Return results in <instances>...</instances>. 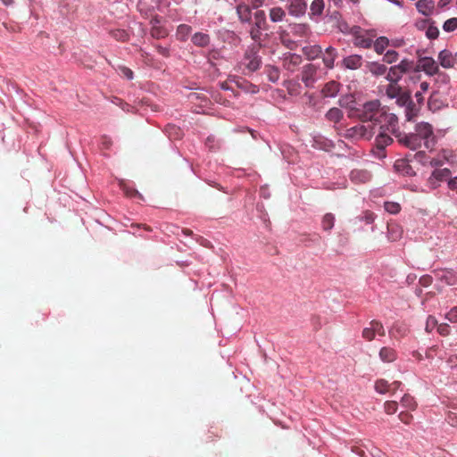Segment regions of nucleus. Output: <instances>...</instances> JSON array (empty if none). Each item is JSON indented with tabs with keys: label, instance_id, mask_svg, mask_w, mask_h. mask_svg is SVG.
Listing matches in <instances>:
<instances>
[{
	"label": "nucleus",
	"instance_id": "1",
	"mask_svg": "<svg viewBox=\"0 0 457 457\" xmlns=\"http://www.w3.org/2000/svg\"><path fill=\"white\" fill-rule=\"evenodd\" d=\"M404 144L412 150L424 145L427 149H432L436 144L432 126L428 122L417 124L414 134L406 136Z\"/></svg>",
	"mask_w": 457,
	"mask_h": 457
},
{
	"label": "nucleus",
	"instance_id": "2",
	"mask_svg": "<svg viewBox=\"0 0 457 457\" xmlns=\"http://www.w3.org/2000/svg\"><path fill=\"white\" fill-rule=\"evenodd\" d=\"M358 117L362 121H369L377 120V115L379 113V103L378 101H371L363 104L361 110L357 111Z\"/></svg>",
	"mask_w": 457,
	"mask_h": 457
},
{
	"label": "nucleus",
	"instance_id": "3",
	"mask_svg": "<svg viewBox=\"0 0 457 457\" xmlns=\"http://www.w3.org/2000/svg\"><path fill=\"white\" fill-rule=\"evenodd\" d=\"M353 36V44L356 46L369 48L371 46L373 38L376 37V34L373 30L367 31L358 28L354 29Z\"/></svg>",
	"mask_w": 457,
	"mask_h": 457
},
{
	"label": "nucleus",
	"instance_id": "4",
	"mask_svg": "<svg viewBox=\"0 0 457 457\" xmlns=\"http://www.w3.org/2000/svg\"><path fill=\"white\" fill-rule=\"evenodd\" d=\"M375 127L373 124H361L355 126L348 130V136L354 138L370 139L374 134Z\"/></svg>",
	"mask_w": 457,
	"mask_h": 457
},
{
	"label": "nucleus",
	"instance_id": "5",
	"mask_svg": "<svg viewBox=\"0 0 457 457\" xmlns=\"http://www.w3.org/2000/svg\"><path fill=\"white\" fill-rule=\"evenodd\" d=\"M383 334V326L378 321H372L370 324V327L364 328L362 331L363 339L366 341L380 340L379 338H377L376 336H382Z\"/></svg>",
	"mask_w": 457,
	"mask_h": 457
},
{
	"label": "nucleus",
	"instance_id": "6",
	"mask_svg": "<svg viewBox=\"0 0 457 457\" xmlns=\"http://www.w3.org/2000/svg\"><path fill=\"white\" fill-rule=\"evenodd\" d=\"M417 68L429 75H433L437 71V64L435 60L430 57L420 58L418 62Z\"/></svg>",
	"mask_w": 457,
	"mask_h": 457
},
{
	"label": "nucleus",
	"instance_id": "7",
	"mask_svg": "<svg viewBox=\"0 0 457 457\" xmlns=\"http://www.w3.org/2000/svg\"><path fill=\"white\" fill-rule=\"evenodd\" d=\"M438 61L442 67L450 69L456 64V54H453L449 50H443L439 53Z\"/></svg>",
	"mask_w": 457,
	"mask_h": 457
},
{
	"label": "nucleus",
	"instance_id": "8",
	"mask_svg": "<svg viewBox=\"0 0 457 457\" xmlns=\"http://www.w3.org/2000/svg\"><path fill=\"white\" fill-rule=\"evenodd\" d=\"M415 6L418 12L426 17L432 15L435 11L434 0H418Z\"/></svg>",
	"mask_w": 457,
	"mask_h": 457
},
{
	"label": "nucleus",
	"instance_id": "9",
	"mask_svg": "<svg viewBox=\"0 0 457 457\" xmlns=\"http://www.w3.org/2000/svg\"><path fill=\"white\" fill-rule=\"evenodd\" d=\"M289 13L294 16H300L306 11V3L303 0H291Z\"/></svg>",
	"mask_w": 457,
	"mask_h": 457
},
{
	"label": "nucleus",
	"instance_id": "10",
	"mask_svg": "<svg viewBox=\"0 0 457 457\" xmlns=\"http://www.w3.org/2000/svg\"><path fill=\"white\" fill-rule=\"evenodd\" d=\"M343 63L347 69L356 70L361 65V56L357 54L348 56L344 59Z\"/></svg>",
	"mask_w": 457,
	"mask_h": 457
},
{
	"label": "nucleus",
	"instance_id": "11",
	"mask_svg": "<svg viewBox=\"0 0 457 457\" xmlns=\"http://www.w3.org/2000/svg\"><path fill=\"white\" fill-rule=\"evenodd\" d=\"M388 229V239L392 242L400 240L403 235V228L396 224H390L387 227Z\"/></svg>",
	"mask_w": 457,
	"mask_h": 457
},
{
	"label": "nucleus",
	"instance_id": "12",
	"mask_svg": "<svg viewBox=\"0 0 457 457\" xmlns=\"http://www.w3.org/2000/svg\"><path fill=\"white\" fill-rule=\"evenodd\" d=\"M336 51L334 48L332 47H328L325 51V53L323 54V62L325 63V65L331 69L333 66H334V62H335V59H336Z\"/></svg>",
	"mask_w": 457,
	"mask_h": 457
},
{
	"label": "nucleus",
	"instance_id": "13",
	"mask_svg": "<svg viewBox=\"0 0 457 457\" xmlns=\"http://www.w3.org/2000/svg\"><path fill=\"white\" fill-rule=\"evenodd\" d=\"M390 45V41L386 37H379L374 42V50L377 54H381Z\"/></svg>",
	"mask_w": 457,
	"mask_h": 457
},
{
	"label": "nucleus",
	"instance_id": "14",
	"mask_svg": "<svg viewBox=\"0 0 457 457\" xmlns=\"http://www.w3.org/2000/svg\"><path fill=\"white\" fill-rule=\"evenodd\" d=\"M379 356L383 361H393L396 358L395 350L391 347H383L379 352Z\"/></svg>",
	"mask_w": 457,
	"mask_h": 457
},
{
	"label": "nucleus",
	"instance_id": "15",
	"mask_svg": "<svg viewBox=\"0 0 457 457\" xmlns=\"http://www.w3.org/2000/svg\"><path fill=\"white\" fill-rule=\"evenodd\" d=\"M286 17V12L281 7H273L270 10V19L273 22H279Z\"/></svg>",
	"mask_w": 457,
	"mask_h": 457
},
{
	"label": "nucleus",
	"instance_id": "16",
	"mask_svg": "<svg viewBox=\"0 0 457 457\" xmlns=\"http://www.w3.org/2000/svg\"><path fill=\"white\" fill-rule=\"evenodd\" d=\"M316 69L312 65H308L304 68L303 72V80L305 82L306 86H310L313 81Z\"/></svg>",
	"mask_w": 457,
	"mask_h": 457
},
{
	"label": "nucleus",
	"instance_id": "17",
	"mask_svg": "<svg viewBox=\"0 0 457 457\" xmlns=\"http://www.w3.org/2000/svg\"><path fill=\"white\" fill-rule=\"evenodd\" d=\"M392 142V138L385 132L380 131L376 137V145L378 148L383 149Z\"/></svg>",
	"mask_w": 457,
	"mask_h": 457
},
{
	"label": "nucleus",
	"instance_id": "18",
	"mask_svg": "<svg viewBox=\"0 0 457 457\" xmlns=\"http://www.w3.org/2000/svg\"><path fill=\"white\" fill-rule=\"evenodd\" d=\"M375 389L379 394H386L391 392V386L386 379H378L375 383Z\"/></svg>",
	"mask_w": 457,
	"mask_h": 457
},
{
	"label": "nucleus",
	"instance_id": "19",
	"mask_svg": "<svg viewBox=\"0 0 457 457\" xmlns=\"http://www.w3.org/2000/svg\"><path fill=\"white\" fill-rule=\"evenodd\" d=\"M192 41L196 46H204L209 43V37L204 33H195L192 37Z\"/></svg>",
	"mask_w": 457,
	"mask_h": 457
},
{
	"label": "nucleus",
	"instance_id": "20",
	"mask_svg": "<svg viewBox=\"0 0 457 457\" xmlns=\"http://www.w3.org/2000/svg\"><path fill=\"white\" fill-rule=\"evenodd\" d=\"M403 73L402 72V71H400L399 68L395 65L390 68L386 78L388 80L395 82L398 79H400L403 77Z\"/></svg>",
	"mask_w": 457,
	"mask_h": 457
},
{
	"label": "nucleus",
	"instance_id": "21",
	"mask_svg": "<svg viewBox=\"0 0 457 457\" xmlns=\"http://www.w3.org/2000/svg\"><path fill=\"white\" fill-rule=\"evenodd\" d=\"M401 404L409 410H415L416 408V402L414 401V398L411 396L410 395H404L401 399Z\"/></svg>",
	"mask_w": 457,
	"mask_h": 457
},
{
	"label": "nucleus",
	"instance_id": "22",
	"mask_svg": "<svg viewBox=\"0 0 457 457\" xmlns=\"http://www.w3.org/2000/svg\"><path fill=\"white\" fill-rule=\"evenodd\" d=\"M237 13L239 15V18L243 21H248L251 17V12L247 5L241 4L237 7Z\"/></svg>",
	"mask_w": 457,
	"mask_h": 457
},
{
	"label": "nucleus",
	"instance_id": "23",
	"mask_svg": "<svg viewBox=\"0 0 457 457\" xmlns=\"http://www.w3.org/2000/svg\"><path fill=\"white\" fill-rule=\"evenodd\" d=\"M324 8L323 0H314L311 4V12L312 14L320 15L321 14Z\"/></svg>",
	"mask_w": 457,
	"mask_h": 457
},
{
	"label": "nucleus",
	"instance_id": "24",
	"mask_svg": "<svg viewBox=\"0 0 457 457\" xmlns=\"http://www.w3.org/2000/svg\"><path fill=\"white\" fill-rule=\"evenodd\" d=\"M303 50H304L305 54L310 59L316 58L321 52L320 47L318 46H307Z\"/></svg>",
	"mask_w": 457,
	"mask_h": 457
},
{
	"label": "nucleus",
	"instance_id": "25",
	"mask_svg": "<svg viewBox=\"0 0 457 457\" xmlns=\"http://www.w3.org/2000/svg\"><path fill=\"white\" fill-rule=\"evenodd\" d=\"M395 66L398 67L399 70L402 71V72L404 74V73L408 72L409 71L412 70L414 67V64H413V62H411L408 59H403L400 62L399 64H397Z\"/></svg>",
	"mask_w": 457,
	"mask_h": 457
},
{
	"label": "nucleus",
	"instance_id": "26",
	"mask_svg": "<svg viewBox=\"0 0 457 457\" xmlns=\"http://www.w3.org/2000/svg\"><path fill=\"white\" fill-rule=\"evenodd\" d=\"M457 29V18H450L445 21L443 29L445 32H452Z\"/></svg>",
	"mask_w": 457,
	"mask_h": 457
},
{
	"label": "nucleus",
	"instance_id": "27",
	"mask_svg": "<svg viewBox=\"0 0 457 457\" xmlns=\"http://www.w3.org/2000/svg\"><path fill=\"white\" fill-rule=\"evenodd\" d=\"M370 71L376 75H382L386 72V67L384 64L373 62L370 65Z\"/></svg>",
	"mask_w": 457,
	"mask_h": 457
},
{
	"label": "nucleus",
	"instance_id": "28",
	"mask_svg": "<svg viewBox=\"0 0 457 457\" xmlns=\"http://www.w3.org/2000/svg\"><path fill=\"white\" fill-rule=\"evenodd\" d=\"M341 116L342 112L337 108H332L327 112L328 119L334 122H337L341 119Z\"/></svg>",
	"mask_w": 457,
	"mask_h": 457
},
{
	"label": "nucleus",
	"instance_id": "29",
	"mask_svg": "<svg viewBox=\"0 0 457 457\" xmlns=\"http://www.w3.org/2000/svg\"><path fill=\"white\" fill-rule=\"evenodd\" d=\"M384 409L387 414H394L397 411L398 403L395 401H386L384 404Z\"/></svg>",
	"mask_w": 457,
	"mask_h": 457
},
{
	"label": "nucleus",
	"instance_id": "30",
	"mask_svg": "<svg viewBox=\"0 0 457 457\" xmlns=\"http://www.w3.org/2000/svg\"><path fill=\"white\" fill-rule=\"evenodd\" d=\"M338 91V85L336 82H331L324 88V94L326 96H333Z\"/></svg>",
	"mask_w": 457,
	"mask_h": 457
},
{
	"label": "nucleus",
	"instance_id": "31",
	"mask_svg": "<svg viewBox=\"0 0 457 457\" xmlns=\"http://www.w3.org/2000/svg\"><path fill=\"white\" fill-rule=\"evenodd\" d=\"M334 216L330 213L324 215L322 219V226L324 229H330L334 226Z\"/></svg>",
	"mask_w": 457,
	"mask_h": 457
},
{
	"label": "nucleus",
	"instance_id": "32",
	"mask_svg": "<svg viewBox=\"0 0 457 457\" xmlns=\"http://www.w3.org/2000/svg\"><path fill=\"white\" fill-rule=\"evenodd\" d=\"M398 59V53L395 50H388L384 55V62L386 63H393Z\"/></svg>",
	"mask_w": 457,
	"mask_h": 457
},
{
	"label": "nucleus",
	"instance_id": "33",
	"mask_svg": "<svg viewBox=\"0 0 457 457\" xmlns=\"http://www.w3.org/2000/svg\"><path fill=\"white\" fill-rule=\"evenodd\" d=\"M450 175V170L448 169L436 170L432 173V177L437 180H443L448 178Z\"/></svg>",
	"mask_w": 457,
	"mask_h": 457
},
{
	"label": "nucleus",
	"instance_id": "34",
	"mask_svg": "<svg viewBox=\"0 0 457 457\" xmlns=\"http://www.w3.org/2000/svg\"><path fill=\"white\" fill-rule=\"evenodd\" d=\"M439 30L438 29L434 26L433 24L429 23L426 29V36L430 39H435L438 37Z\"/></svg>",
	"mask_w": 457,
	"mask_h": 457
},
{
	"label": "nucleus",
	"instance_id": "35",
	"mask_svg": "<svg viewBox=\"0 0 457 457\" xmlns=\"http://www.w3.org/2000/svg\"><path fill=\"white\" fill-rule=\"evenodd\" d=\"M429 84L428 82H421L420 85V90L415 93V97L418 103H421L423 101L422 94L427 92L428 89Z\"/></svg>",
	"mask_w": 457,
	"mask_h": 457
},
{
	"label": "nucleus",
	"instance_id": "36",
	"mask_svg": "<svg viewBox=\"0 0 457 457\" xmlns=\"http://www.w3.org/2000/svg\"><path fill=\"white\" fill-rule=\"evenodd\" d=\"M400 93V87L396 84H390L386 88V95L390 98L396 97Z\"/></svg>",
	"mask_w": 457,
	"mask_h": 457
},
{
	"label": "nucleus",
	"instance_id": "37",
	"mask_svg": "<svg viewBox=\"0 0 457 457\" xmlns=\"http://www.w3.org/2000/svg\"><path fill=\"white\" fill-rule=\"evenodd\" d=\"M385 209L386 212L392 214L398 213L400 212V205L396 203L386 202L385 203Z\"/></svg>",
	"mask_w": 457,
	"mask_h": 457
},
{
	"label": "nucleus",
	"instance_id": "38",
	"mask_svg": "<svg viewBox=\"0 0 457 457\" xmlns=\"http://www.w3.org/2000/svg\"><path fill=\"white\" fill-rule=\"evenodd\" d=\"M191 32V28L187 25H180L178 28V36L181 39H185Z\"/></svg>",
	"mask_w": 457,
	"mask_h": 457
},
{
	"label": "nucleus",
	"instance_id": "39",
	"mask_svg": "<svg viewBox=\"0 0 457 457\" xmlns=\"http://www.w3.org/2000/svg\"><path fill=\"white\" fill-rule=\"evenodd\" d=\"M445 318L452 322H457V307L451 309L446 314Z\"/></svg>",
	"mask_w": 457,
	"mask_h": 457
},
{
	"label": "nucleus",
	"instance_id": "40",
	"mask_svg": "<svg viewBox=\"0 0 457 457\" xmlns=\"http://www.w3.org/2000/svg\"><path fill=\"white\" fill-rule=\"evenodd\" d=\"M436 327H437L436 320L434 317H428L427 320L426 329L428 331H432L433 328H436Z\"/></svg>",
	"mask_w": 457,
	"mask_h": 457
},
{
	"label": "nucleus",
	"instance_id": "41",
	"mask_svg": "<svg viewBox=\"0 0 457 457\" xmlns=\"http://www.w3.org/2000/svg\"><path fill=\"white\" fill-rule=\"evenodd\" d=\"M398 417H399L400 420L402 422H403L404 424H409L412 420V415L407 411L400 412Z\"/></svg>",
	"mask_w": 457,
	"mask_h": 457
},
{
	"label": "nucleus",
	"instance_id": "42",
	"mask_svg": "<svg viewBox=\"0 0 457 457\" xmlns=\"http://www.w3.org/2000/svg\"><path fill=\"white\" fill-rule=\"evenodd\" d=\"M429 23H430L429 20H421V21H417L416 27L419 29H427Z\"/></svg>",
	"mask_w": 457,
	"mask_h": 457
},
{
	"label": "nucleus",
	"instance_id": "43",
	"mask_svg": "<svg viewBox=\"0 0 457 457\" xmlns=\"http://www.w3.org/2000/svg\"><path fill=\"white\" fill-rule=\"evenodd\" d=\"M390 45L395 47H401L404 45V40L403 38H395L390 42Z\"/></svg>",
	"mask_w": 457,
	"mask_h": 457
},
{
	"label": "nucleus",
	"instance_id": "44",
	"mask_svg": "<svg viewBox=\"0 0 457 457\" xmlns=\"http://www.w3.org/2000/svg\"><path fill=\"white\" fill-rule=\"evenodd\" d=\"M120 71L127 79H131L133 78V73L129 68L122 67Z\"/></svg>",
	"mask_w": 457,
	"mask_h": 457
},
{
	"label": "nucleus",
	"instance_id": "45",
	"mask_svg": "<svg viewBox=\"0 0 457 457\" xmlns=\"http://www.w3.org/2000/svg\"><path fill=\"white\" fill-rule=\"evenodd\" d=\"M436 330L439 334L446 335L448 333V327L446 325L441 324L436 327Z\"/></svg>",
	"mask_w": 457,
	"mask_h": 457
},
{
	"label": "nucleus",
	"instance_id": "46",
	"mask_svg": "<svg viewBox=\"0 0 457 457\" xmlns=\"http://www.w3.org/2000/svg\"><path fill=\"white\" fill-rule=\"evenodd\" d=\"M389 386H391V392H395L399 386H401V382L400 381H394L393 383L389 384Z\"/></svg>",
	"mask_w": 457,
	"mask_h": 457
},
{
	"label": "nucleus",
	"instance_id": "47",
	"mask_svg": "<svg viewBox=\"0 0 457 457\" xmlns=\"http://www.w3.org/2000/svg\"><path fill=\"white\" fill-rule=\"evenodd\" d=\"M253 7L257 8L259 6H262L265 0H249Z\"/></svg>",
	"mask_w": 457,
	"mask_h": 457
},
{
	"label": "nucleus",
	"instance_id": "48",
	"mask_svg": "<svg viewBox=\"0 0 457 457\" xmlns=\"http://www.w3.org/2000/svg\"><path fill=\"white\" fill-rule=\"evenodd\" d=\"M449 187L452 189L457 188V177L452 179L448 182Z\"/></svg>",
	"mask_w": 457,
	"mask_h": 457
},
{
	"label": "nucleus",
	"instance_id": "49",
	"mask_svg": "<svg viewBox=\"0 0 457 457\" xmlns=\"http://www.w3.org/2000/svg\"><path fill=\"white\" fill-rule=\"evenodd\" d=\"M451 2H452V0H439L437 3V5L440 8H444L446 5H448Z\"/></svg>",
	"mask_w": 457,
	"mask_h": 457
},
{
	"label": "nucleus",
	"instance_id": "50",
	"mask_svg": "<svg viewBox=\"0 0 457 457\" xmlns=\"http://www.w3.org/2000/svg\"><path fill=\"white\" fill-rule=\"evenodd\" d=\"M123 190L126 193V195H130V196L138 194L137 191L129 190L127 187H124Z\"/></svg>",
	"mask_w": 457,
	"mask_h": 457
},
{
	"label": "nucleus",
	"instance_id": "51",
	"mask_svg": "<svg viewBox=\"0 0 457 457\" xmlns=\"http://www.w3.org/2000/svg\"><path fill=\"white\" fill-rule=\"evenodd\" d=\"M365 219H366V221H367L368 223L372 222V221L374 220L373 214H372V213H367V214L365 215Z\"/></svg>",
	"mask_w": 457,
	"mask_h": 457
},
{
	"label": "nucleus",
	"instance_id": "52",
	"mask_svg": "<svg viewBox=\"0 0 457 457\" xmlns=\"http://www.w3.org/2000/svg\"><path fill=\"white\" fill-rule=\"evenodd\" d=\"M430 164L432 166H440L441 165V162L436 160V159H433V160H431Z\"/></svg>",
	"mask_w": 457,
	"mask_h": 457
},
{
	"label": "nucleus",
	"instance_id": "53",
	"mask_svg": "<svg viewBox=\"0 0 457 457\" xmlns=\"http://www.w3.org/2000/svg\"><path fill=\"white\" fill-rule=\"evenodd\" d=\"M209 433H211V435L208 436V438H207L206 441L207 442H212V441H213V437L212 436V435H213V432L209 431Z\"/></svg>",
	"mask_w": 457,
	"mask_h": 457
},
{
	"label": "nucleus",
	"instance_id": "54",
	"mask_svg": "<svg viewBox=\"0 0 457 457\" xmlns=\"http://www.w3.org/2000/svg\"><path fill=\"white\" fill-rule=\"evenodd\" d=\"M209 433H211V435L208 436V438H207L206 441L207 442H212V441H213V437L212 436V435H213V432L209 431Z\"/></svg>",
	"mask_w": 457,
	"mask_h": 457
},
{
	"label": "nucleus",
	"instance_id": "55",
	"mask_svg": "<svg viewBox=\"0 0 457 457\" xmlns=\"http://www.w3.org/2000/svg\"><path fill=\"white\" fill-rule=\"evenodd\" d=\"M4 4H11L13 0H2Z\"/></svg>",
	"mask_w": 457,
	"mask_h": 457
},
{
	"label": "nucleus",
	"instance_id": "56",
	"mask_svg": "<svg viewBox=\"0 0 457 457\" xmlns=\"http://www.w3.org/2000/svg\"><path fill=\"white\" fill-rule=\"evenodd\" d=\"M257 14H261V15H262V17H264V12H258Z\"/></svg>",
	"mask_w": 457,
	"mask_h": 457
},
{
	"label": "nucleus",
	"instance_id": "57",
	"mask_svg": "<svg viewBox=\"0 0 457 457\" xmlns=\"http://www.w3.org/2000/svg\"><path fill=\"white\" fill-rule=\"evenodd\" d=\"M456 64H457V52H456Z\"/></svg>",
	"mask_w": 457,
	"mask_h": 457
}]
</instances>
